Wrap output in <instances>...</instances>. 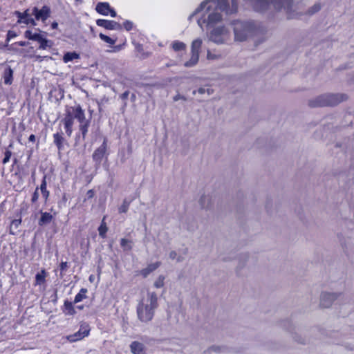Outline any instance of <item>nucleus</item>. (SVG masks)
<instances>
[{
    "label": "nucleus",
    "instance_id": "1",
    "mask_svg": "<svg viewBox=\"0 0 354 354\" xmlns=\"http://www.w3.org/2000/svg\"><path fill=\"white\" fill-rule=\"evenodd\" d=\"M205 10L203 16L198 20L201 27L205 25L207 27H214L223 20L222 12L226 15L235 14L238 11L237 0H231V5L228 0H205L195 10L194 15H196Z\"/></svg>",
    "mask_w": 354,
    "mask_h": 354
},
{
    "label": "nucleus",
    "instance_id": "2",
    "mask_svg": "<svg viewBox=\"0 0 354 354\" xmlns=\"http://www.w3.org/2000/svg\"><path fill=\"white\" fill-rule=\"evenodd\" d=\"M79 123V130L82 133V139L85 140L90 126V120L86 119L84 111L80 104L76 106H66L64 118L61 122L63 124L66 134L71 137L73 133L74 120Z\"/></svg>",
    "mask_w": 354,
    "mask_h": 354
},
{
    "label": "nucleus",
    "instance_id": "3",
    "mask_svg": "<svg viewBox=\"0 0 354 354\" xmlns=\"http://www.w3.org/2000/svg\"><path fill=\"white\" fill-rule=\"evenodd\" d=\"M245 2L251 3L254 10L257 12H264L270 6L272 5L277 10L284 9L288 15V19L297 17L298 14H295L293 0H243Z\"/></svg>",
    "mask_w": 354,
    "mask_h": 354
},
{
    "label": "nucleus",
    "instance_id": "4",
    "mask_svg": "<svg viewBox=\"0 0 354 354\" xmlns=\"http://www.w3.org/2000/svg\"><path fill=\"white\" fill-rule=\"evenodd\" d=\"M149 304L145 305L142 302L137 306L138 319L142 322L151 321L154 315V310L158 307V297L155 292L148 294Z\"/></svg>",
    "mask_w": 354,
    "mask_h": 354
},
{
    "label": "nucleus",
    "instance_id": "5",
    "mask_svg": "<svg viewBox=\"0 0 354 354\" xmlns=\"http://www.w3.org/2000/svg\"><path fill=\"white\" fill-rule=\"evenodd\" d=\"M348 98L346 94H325L318 96L314 100H309L308 106L310 107H322L336 106Z\"/></svg>",
    "mask_w": 354,
    "mask_h": 354
},
{
    "label": "nucleus",
    "instance_id": "6",
    "mask_svg": "<svg viewBox=\"0 0 354 354\" xmlns=\"http://www.w3.org/2000/svg\"><path fill=\"white\" fill-rule=\"evenodd\" d=\"M232 24L234 26V39L236 41H245L249 36L254 35L256 32V26L252 21H234Z\"/></svg>",
    "mask_w": 354,
    "mask_h": 354
},
{
    "label": "nucleus",
    "instance_id": "7",
    "mask_svg": "<svg viewBox=\"0 0 354 354\" xmlns=\"http://www.w3.org/2000/svg\"><path fill=\"white\" fill-rule=\"evenodd\" d=\"M230 33L225 26L214 28L210 33V39L217 44H223L229 40Z\"/></svg>",
    "mask_w": 354,
    "mask_h": 354
},
{
    "label": "nucleus",
    "instance_id": "8",
    "mask_svg": "<svg viewBox=\"0 0 354 354\" xmlns=\"http://www.w3.org/2000/svg\"><path fill=\"white\" fill-rule=\"evenodd\" d=\"M202 46V40L199 38L194 39L191 46V58L185 63L186 67H192L196 65L199 59V53Z\"/></svg>",
    "mask_w": 354,
    "mask_h": 354
},
{
    "label": "nucleus",
    "instance_id": "9",
    "mask_svg": "<svg viewBox=\"0 0 354 354\" xmlns=\"http://www.w3.org/2000/svg\"><path fill=\"white\" fill-rule=\"evenodd\" d=\"M91 328L89 325L84 323L80 325L79 330L73 334L67 336V339L70 342H75L84 339L90 334Z\"/></svg>",
    "mask_w": 354,
    "mask_h": 354
},
{
    "label": "nucleus",
    "instance_id": "10",
    "mask_svg": "<svg viewBox=\"0 0 354 354\" xmlns=\"http://www.w3.org/2000/svg\"><path fill=\"white\" fill-rule=\"evenodd\" d=\"M15 15L17 17V24H24L26 25L36 26V22L31 15L29 13V9H26L24 12L15 11Z\"/></svg>",
    "mask_w": 354,
    "mask_h": 354
},
{
    "label": "nucleus",
    "instance_id": "11",
    "mask_svg": "<svg viewBox=\"0 0 354 354\" xmlns=\"http://www.w3.org/2000/svg\"><path fill=\"white\" fill-rule=\"evenodd\" d=\"M106 150L107 140L106 138H104L102 144L94 151L92 155L93 160L96 164L100 165L102 162L103 158L105 156L106 153Z\"/></svg>",
    "mask_w": 354,
    "mask_h": 354
},
{
    "label": "nucleus",
    "instance_id": "12",
    "mask_svg": "<svg viewBox=\"0 0 354 354\" xmlns=\"http://www.w3.org/2000/svg\"><path fill=\"white\" fill-rule=\"evenodd\" d=\"M95 10L97 13L112 17H115L117 14L113 8H112L108 2H99L95 7Z\"/></svg>",
    "mask_w": 354,
    "mask_h": 354
},
{
    "label": "nucleus",
    "instance_id": "13",
    "mask_svg": "<svg viewBox=\"0 0 354 354\" xmlns=\"http://www.w3.org/2000/svg\"><path fill=\"white\" fill-rule=\"evenodd\" d=\"M96 24L102 27L106 30H122V24L120 23L115 21L113 20H108L104 19H98L96 20Z\"/></svg>",
    "mask_w": 354,
    "mask_h": 354
},
{
    "label": "nucleus",
    "instance_id": "14",
    "mask_svg": "<svg viewBox=\"0 0 354 354\" xmlns=\"http://www.w3.org/2000/svg\"><path fill=\"white\" fill-rule=\"evenodd\" d=\"M50 9L47 6H44L41 9L34 7L32 14L35 15L36 20L45 21L50 15Z\"/></svg>",
    "mask_w": 354,
    "mask_h": 354
},
{
    "label": "nucleus",
    "instance_id": "15",
    "mask_svg": "<svg viewBox=\"0 0 354 354\" xmlns=\"http://www.w3.org/2000/svg\"><path fill=\"white\" fill-rule=\"evenodd\" d=\"M336 298L337 295L335 293H322L321 295L320 306L322 308H329Z\"/></svg>",
    "mask_w": 354,
    "mask_h": 354
},
{
    "label": "nucleus",
    "instance_id": "16",
    "mask_svg": "<svg viewBox=\"0 0 354 354\" xmlns=\"http://www.w3.org/2000/svg\"><path fill=\"white\" fill-rule=\"evenodd\" d=\"M53 142L59 151H61L64 148V143L66 142L64 133L62 131L57 132L53 134Z\"/></svg>",
    "mask_w": 354,
    "mask_h": 354
},
{
    "label": "nucleus",
    "instance_id": "17",
    "mask_svg": "<svg viewBox=\"0 0 354 354\" xmlns=\"http://www.w3.org/2000/svg\"><path fill=\"white\" fill-rule=\"evenodd\" d=\"M3 83L6 85H10L13 82V70L8 66L3 73Z\"/></svg>",
    "mask_w": 354,
    "mask_h": 354
},
{
    "label": "nucleus",
    "instance_id": "18",
    "mask_svg": "<svg viewBox=\"0 0 354 354\" xmlns=\"http://www.w3.org/2000/svg\"><path fill=\"white\" fill-rule=\"evenodd\" d=\"M46 175H44L42 178L39 189L41 193L42 198H44L45 202H47L50 196V192L47 189V181H46Z\"/></svg>",
    "mask_w": 354,
    "mask_h": 354
},
{
    "label": "nucleus",
    "instance_id": "19",
    "mask_svg": "<svg viewBox=\"0 0 354 354\" xmlns=\"http://www.w3.org/2000/svg\"><path fill=\"white\" fill-rule=\"evenodd\" d=\"M130 348L131 351L133 354H146V351L144 344L139 342H133L130 345Z\"/></svg>",
    "mask_w": 354,
    "mask_h": 354
},
{
    "label": "nucleus",
    "instance_id": "20",
    "mask_svg": "<svg viewBox=\"0 0 354 354\" xmlns=\"http://www.w3.org/2000/svg\"><path fill=\"white\" fill-rule=\"evenodd\" d=\"M53 219H54V217L50 213L47 212H41V216H40L39 219L38 220V225L39 226L46 225L51 223Z\"/></svg>",
    "mask_w": 354,
    "mask_h": 354
},
{
    "label": "nucleus",
    "instance_id": "21",
    "mask_svg": "<svg viewBox=\"0 0 354 354\" xmlns=\"http://www.w3.org/2000/svg\"><path fill=\"white\" fill-rule=\"evenodd\" d=\"M73 302L65 300L62 306V312L66 315H74L76 313Z\"/></svg>",
    "mask_w": 354,
    "mask_h": 354
},
{
    "label": "nucleus",
    "instance_id": "22",
    "mask_svg": "<svg viewBox=\"0 0 354 354\" xmlns=\"http://www.w3.org/2000/svg\"><path fill=\"white\" fill-rule=\"evenodd\" d=\"M106 218V216H104V217L101 221L100 225L99 226V227L97 229L99 235L102 239H104L106 237V233L109 230V228L106 225V223L105 221Z\"/></svg>",
    "mask_w": 354,
    "mask_h": 354
},
{
    "label": "nucleus",
    "instance_id": "23",
    "mask_svg": "<svg viewBox=\"0 0 354 354\" xmlns=\"http://www.w3.org/2000/svg\"><path fill=\"white\" fill-rule=\"evenodd\" d=\"M22 219L21 216H19L17 219H14L11 221L10 227H9V234L11 235H15L17 234V231L15 230H17L19 225L21 224Z\"/></svg>",
    "mask_w": 354,
    "mask_h": 354
},
{
    "label": "nucleus",
    "instance_id": "24",
    "mask_svg": "<svg viewBox=\"0 0 354 354\" xmlns=\"http://www.w3.org/2000/svg\"><path fill=\"white\" fill-rule=\"evenodd\" d=\"M47 272L45 269H42L35 275V285H42L46 282Z\"/></svg>",
    "mask_w": 354,
    "mask_h": 354
},
{
    "label": "nucleus",
    "instance_id": "25",
    "mask_svg": "<svg viewBox=\"0 0 354 354\" xmlns=\"http://www.w3.org/2000/svg\"><path fill=\"white\" fill-rule=\"evenodd\" d=\"M120 246L124 251H130L133 248V241L124 238L120 240Z\"/></svg>",
    "mask_w": 354,
    "mask_h": 354
},
{
    "label": "nucleus",
    "instance_id": "26",
    "mask_svg": "<svg viewBox=\"0 0 354 354\" xmlns=\"http://www.w3.org/2000/svg\"><path fill=\"white\" fill-rule=\"evenodd\" d=\"M171 46L172 49L176 52L185 51L186 50L185 44L178 40L173 41Z\"/></svg>",
    "mask_w": 354,
    "mask_h": 354
},
{
    "label": "nucleus",
    "instance_id": "27",
    "mask_svg": "<svg viewBox=\"0 0 354 354\" xmlns=\"http://www.w3.org/2000/svg\"><path fill=\"white\" fill-rule=\"evenodd\" d=\"M12 144L10 143L8 147L5 149V151L3 152L4 157L2 160L3 165L7 164L10 161V160L12 157V152L10 150V148H12Z\"/></svg>",
    "mask_w": 354,
    "mask_h": 354
},
{
    "label": "nucleus",
    "instance_id": "28",
    "mask_svg": "<svg viewBox=\"0 0 354 354\" xmlns=\"http://www.w3.org/2000/svg\"><path fill=\"white\" fill-rule=\"evenodd\" d=\"M79 54H77L75 52H68L64 54L63 57V61L64 63H68L69 62H71L74 59L79 58Z\"/></svg>",
    "mask_w": 354,
    "mask_h": 354
},
{
    "label": "nucleus",
    "instance_id": "29",
    "mask_svg": "<svg viewBox=\"0 0 354 354\" xmlns=\"http://www.w3.org/2000/svg\"><path fill=\"white\" fill-rule=\"evenodd\" d=\"M87 289L86 288H81L80 292L75 295L73 303L77 304L82 301L86 297Z\"/></svg>",
    "mask_w": 354,
    "mask_h": 354
},
{
    "label": "nucleus",
    "instance_id": "30",
    "mask_svg": "<svg viewBox=\"0 0 354 354\" xmlns=\"http://www.w3.org/2000/svg\"><path fill=\"white\" fill-rule=\"evenodd\" d=\"M131 201H128L127 199H124L123 201L122 204L120 205V207L118 208L119 213H126L129 207Z\"/></svg>",
    "mask_w": 354,
    "mask_h": 354
},
{
    "label": "nucleus",
    "instance_id": "31",
    "mask_svg": "<svg viewBox=\"0 0 354 354\" xmlns=\"http://www.w3.org/2000/svg\"><path fill=\"white\" fill-rule=\"evenodd\" d=\"M99 37L104 41V42L110 44V45H114L116 42V39H114L103 33H100Z\"/></svg>",
    "mask_w": 354,
    "mask_h": 354
},
{
    "label": "nucleus",
    "instance_id": "32",
    "mask_svg": "<svg viewBox=\"0 0 354 354\" xmlns=\"http://www.w3.org/2000/svg\"><path fill=\"white\" fill-rule=\"evenodd\" d=\"M165 277L162 275H160L158 278L154 282V286L156 288H160L164 286L165 284Z\"/></svg>",
    "mask_w": 354,
    "mask_h": 354
},
{
    "label": "nucleus",
    "instance_id": "33",
    "mask_svg": "<svg viewBox=\"0 0 354 354\" xmlns=\"http://www.w3.org/2000/svg\"><path fill=\"white\" fill-rule=\"evenodd\" d=\"M321 9V5L320 3H315L314 6H313L308 10L307 14L308 15H313L315 12H318Z\"/></svg>",
    "mask_w": 354,
    "mask_h": 354
},
{
    "label": "nucleus",
    "instance_id": "34",
    "mask_svg": "<svg viewBox=\"0 0 354 354\" xmlns=\"http://www.w3.org/2000/svg\"><path fill=\"white\" fill-rule=\"evenodd\" d=\"M122 28H124L127 31H131L133 28V24L129 20H126L122 25Z\"/></svg>",
    "mask_w": 354,
    "mask_h": 354
},
{
    "label": "nucleus",
    "instance_id": "35",
    "mask_svg": "<svg viewBox=\"0 0 354 354\" xmlns=\"http://www.w3.org/2000/svg\"><path fill=\"white\" fill-rule=\"evenodd\" d=\"M39 49H46L48 46H50V45L48 44L49 43V41L44 38V37H42L41 39V40L39 41Z\"/></svg>",
    "mask_w": 354,
    "mask_h": 354
},
{
    "label": "nucleus",
    "instance_id": "36",
    "mask_svg": "<svg viewBox=\"0 0 354 354\" xmlns=\"http://www.w3.org/2000/svg\"><path fill=\"white\" fill-rule=\"evenodd\" d=\"M160 264L161 263L160 261H157L156 263L149 264L147 268L150 272H152L153 271L156 270L160 266Z\"/></svg>",
    "mask_w": 354,
    "mask_h": 354
},
{
    "label": "nucleus",
    "instance_id": "37",
    "mask_svg": "<svg viewBox=\"0 0 354 354\" xmlns=\"http://www.w3.org/2000/svg\"><path fill=\"white\" fill-rule=\"evenodd\" d=\"M38 187H37L35 190V192H33V194H32V197H31V203L32 204L34 203H36L39 199V193H38Z\"/></svg>",
    "mask_w": 354,
    "mask_h": 354
},
{
    "label": "nucleus",
    "instance_id": "38",
    "mask_svg": "<svg viewBox=\"0 0 354 354\" xmlns=\"http://www.w3.org/2000/svg\"><path fill=\"white\" fill-rule=\"evenodd\" d=\"M221 57V55H216L213 53L212 51L208 50L207 54V57L208 59H216Z\"/></svg>",
    "mask_w": 354,
    "mask_h": 354
},
{
    "label": "nucleus",
    "instance_id": "39",
    "mask_svg": "<svg viewBox=\"0 0 354 354\" xmlns=\"http://www.w3.org/2000/svg\"><path fill=\"white\" fill-rule=\"evenodd\" d=\"M129 91H126L123 93H122L120 95V99L124 101V106L127 105V98L129 97Z\"/></svg>",
    "mask_w": 354,
    "mask_h": 354
},
{
    "label": "nucleus",
    "instance_id": "40",
    "mask_svg": "<svg viewBox=\"0 0 354 354\" xmlns=\"http://www.w3.org/2000/svg\"><path fill=\"white\" fill-rule=\"evenodd\" d=\"M59 267L61 272H65L68 268V262L62 261Z\"/></svg>",
    "mask_w": 354,
    "mask_h": 354
},
{
    "label": "nucleus",
    "instance_id": "41",
    "mask_svg": "<svg viewBox=\"0 0 354 354\" xmlns=\"http://www.w3.org/2000/svg\"><path fill=\"white\" fill-rule=\"evenodd\" d=\"M109 102V98L104 96L100 101L97 102L99 111H101V106Z\"/></svg>",
    "mask_w": 354,
    "mask_h": 354
},
{
    "label": "nucleus",
    "instance_id": "42",
    "mask_svg": "<svg viewBox=\"0 0 354 354\" xmlns=\"http://www.w3.org/2000/svg\"><path fill=\"white\" fill-rule=\"evenodd\" d=\"M43 37L39 33H34L31 37V40L39 41Z\"/></svg>",
    "mask_w": 354,
    "mask_h": 354
},
{
    "label": "nucleus",
    "instance_id": "43",
    "mask_svg": "<svg viewBox=\"0 0 354 354\" xmlns=\"http://www.w3.org/2000/svg\"><path fill=\"white\" fill-rule=\"evenodd\" d=\"M206 91L208 93V94H210L212 93V89H209V88L205 89V88H199L198 90V92L201 94H203Z\"/></svg>",
    "mask_w": 354,
    "mask_h": 354
},
{
    "label": "nucleus",
    "instance_id": "44",
    "mask_svg": "<svg viewBox=\"0 0 354 354\" xmlns=\"http://www.w3.org/2000/svg\"><path fill=\"white\" fill-rule=\"evenodd\" d=\"M16 36H17V34L14 31L9 30L7 33V39L10 40L12 38L15 37Z\"/></svg>",
    "mask_w": 354,
    "mask_h": 354
},
{
    "label": "nucleus",
    "instance_id": "45",
    "mask_svg": "<svg viewBox=\"0 0 354 354\" xmlns=\"http://www.w3.org/2000/svg\"><path fill=\"white\" fill-rule=\"evenodd\" d=\"M33 33L32 32L31 30H27L25 31L24 32V37L26 38V39H28L30 40H31V37L32 36Z\"/></svg>",
    "mask_w": 354,
    "mask_h": 354
},
{
    "label": "nucleus",
    "instance_id": "46",
    "mask_svg": "<svg viewBox=\"0 0 354 354\" xmlns=\"http://www.w3.org/2000/svg\"><path fill=\"white\" fill-rule=\"evenodd\" d=\"M140 273L143 277H147L151 272L147 269V268H145L141 270Z\"/></svg>",
    "mask_w": 354,
    "mask_h": 354
},
{
    "label": "nucleus",
    "instance_id": "47",
    "mask_svg": "<svg viewBox=\"0 0 354 354\" xmlns=\"http://www.w3.org/2000/svg\"><path fill=\"white\" fill-rule=\"evenodd\" d=\"M94 195H95V192L93 191V189H89L86 192V196H87L88 199L92 198L94 196Z\"/></svg>",
    "mask_w": 354,
    "mask_h": 354
},
{
    "label": "nucleus",
    "instance_id": "48",
    "mask_svg": "<svg viewBox=\"0 0 354 354\" xmlns=\"http://www.w3.org/2000/svg\"><path fill=\"white\" fill-rule=\"evenodd\" d=\"M35 140H36V137L34 134H31L28 138L29 142H34L35 141Z\"/></svg>",
    "mask_w": 354,
    "mask_h": 354
},
{
    "label": "nucleus",
    "instance_id": "49",
    "mask_svg": "<svg viewBox=\"0 0 354 354\" xmlns=\"http://www.w3.org/2000/svg\"><path fill=\"white\" fill-rule=\"evenodd\" d=\"M58 28V23L56 22V21H53L52 24H51V28L53 30H55V29H57Z\"/></svg>",
    "mask_w": 354,
    "mask_h": 354
},
{
    "label": "nucleus",
    "instance_id": "50",
    "mask_svg": "<svg viewBox=\"0 0 354 354\" xmlns=\"http://www.w3.org/2000/svg\"><path fill=\"white\" fill-rule=\"evenodd\" d=\"M176 256V252L175 251H171L169 254V257L171 259H174Z\"/></svg>",
    "mask_w": 354,
    "mask_h": 354
},
{
    "label": "nucleus",
    "instance_id": "51",
    "mask_svg": "<svg viewBox=\"0 0 354 354\" xmlns=\"http://www.w3.org/2000/svg\"><path fill=\"white\" fill-rule=\"evenodd\" d=\"M12 162H12V166L13 167L14 165H17V162H18V160H17V158H15L13 159V161H12Z\"/></svg>",
    "mask_w": 354,
    "mask_h": 354
},
{
    "label": "nucleus",
    "instance_id": "52",
    "mask_svg": "<svg viewBox=\"0 0 354 354\" xmlns=\"http://www.w3.org/2000/svg\"><path fill=\"white\" fill-rule=\"evenodd\" d=\"M131 99L132 101H135L136 100V95L134 93H133L131 96Z\"/></svg>",
    "mask_w": 354,
    "mask_h": 354
},
{
    "label": "nucleus",
    "instance_id": "53",
    "mask_svg": "<svg viewBox=\"0 0 354 354\" xmlns=\"http://www.w3.org/2000/svg\"><path fill=\"white\" fill-rule=\"evenodd\" d=\"M77 308H78L79 310H82L84 308V306L81 305V306H77Z\"/></svg>",
    "mask_w": 354,
    "mask_h": 354
},
{
    "label": "nucleus",
    "instance_id": "54",
    "mask_svg": "<svg viewBox=\"0 0 354 354\" xmlns=\"http://www.w3.org/2000/svg\"><path fill=\"white\" fill-rule=\"evenodd\" d=\"M178 99H179V96H178V95H176V96H175V97H174V101L178 100Z\"/></svg>",
    "mask_w": 354,
    "mask_h": 354
}]
</instances>
